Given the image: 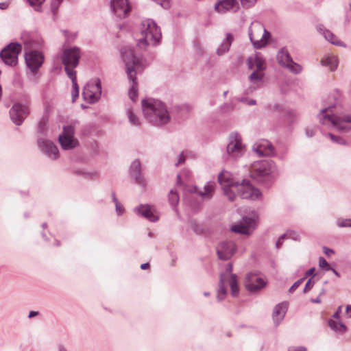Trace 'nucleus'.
<instances>
[{"instance_id":"f257e3e1","label":"nucleus","mask_w":351,"mask_h":351,"mask_svg":"<svg viewBox=\"0 0 351 351\" xmlns=\"http://www.w3.org/2000/svg\"><path fill=\"white\" fill-rule=\"evenodd\" d=\"M121 55L125 62L128 80L131 83L128 95L132 101H135L138 95L136 75V73L143 68L142 60L136 57L132 49L128 47H124L121 49Z\"/></svg>"},{"instance_id":"f03ea898","label":"nucleus","mask_w":351,"mask_h":351,"mask_svg":"<svg viewBox=\"0 0 351 351\" xmlns=\"http://www.w3.org/2000/svg\"><path fill=\"white\" fill-rule=\"evenodd\" d=\"M322 125L332 127L340 132H348L351 130V114L336 115L332 107L322 109L318 115Z\"/></svg>"},{"instance_id":"7ed1b4c3","label":"nucleus","mask_w":351,"mask_h":351,"mask_svg":"<svg viewBox=\"0 0 351 351\" xmlns=\"http://www.w3.org/2000/svg\"><path fill=\"white\" fill-rule=\"evenodd\" d=\"M232 263H228L226 269V272L220 275L219 289L217 295L218 301H221L225 298L227 294L226 286L228 284L230 287L231 294L233 297H236L239 294V289L238 287L237 276L236 274H232Z\"/></svg>"},{"instance_id":"20e7f679","label":"nucleus","mask_w":351,"mask_h":351,"mask_svg":"<svg viewBox=\"0 0 351 351\" xmlns=\"http://www.w3.org/2000/svg\"><path fill=\"white\" fill-rule=\"evenodd\" d=\"M270 36V33L265 28L263 23L254 21L249 27V37L256 49L265 47Z\"/></svg>"},{"instance_id":"39448f33","label":"nucleus","mask_w":351,"mask_h":351,"mask_svg":"<svg viewBox=\"0 0 351 351\" xmlns=\"http://www.w3.org/2000/svg\"><path fill=\"white\" fill-rule=\"evenodd\" d=\"M138 47L146 50L154 42V21L147 19L142 21L139 32L136 34Z\"/></svg>"},{"instance_id":"423d86ee","label":"nucleus","mask_w":351,"mask_h":351,"mask_svg":"<svg viewBox=\"0 0 351 351\" xmlns=\"http://www.w3.org/2000/svg\"><path fill=\"white\" fill-rule=\"evenodd\" d=\"M80 57L81 50L79 47L64 46L61 60L67 75L70 71H75L74 69L77 66Z\"/></svg>"},{"instance_id":"0eeeda50","label":"nucleus","mask_w":351,"mask_h":351,"mask_svg":"<svg viewBox=\"0 0 351 351\" xmlns=\"http://www.w3.org/2000/svg\"><path fill=\"white\" fill-rule=\"evenodd\" d=\"M276 170V166L271 160H262L252 165L251 175L254 178L261 181L263 178L274 174Z\"/></svg>"},{"instance_id":"6e6552de","label":"nucleus","mask_w":351,"mask_h":351,"mask_svg":"<svg viewBox=\"0 0 351 351\" xmlns=\"http://www.w3.org/2000/svg\"><path fill=\"white\" fill-rule=\"evenodd\" d=\"M218 181L221 186L224 195L228 197L230 201H234L236 198L234 189L237 188L239 182H235L232 178V175L227 171H223L219 173Z\"/></svg>"},{"instance_id":"1a4fd4ad","label":"nucleus","mask_w":351,"mask_h":351,"mask_svg":"<svg viewBox=\"0 0 351 351\" xmlns=\"http://www.w3.org/2000/svg\"><path fill=\"white\" fill-rule=\"evenodd\" d=\"M245 152V147L242 143L241 136L237 132H232L228 138L226 148L227 155L229 158L237 159L241 157Z\"/></svg>"},{"instance_id":"9d476101","label":"nucleus","mask_w":351,"mask_h":351,"mask_svg":"<svg viewBox=\"0 0 351 351\" xmlns=\"http://www.w3.org/2000/svg\"><path fill=\"white\" fill-rule=\"evenodd\" d=\"M101 95V87L99 79L90 80L83 88L84 99L89 104L97 102Z\"/></svg>"},{"instance_id":"9b49d317","label":"nucleus","mask_w":351,"mask_h":351,"mask_svg":"<svg viewBox=\"0 0 351 351\" xmlns=\"http://www.w3.org/2000/svg\"><path fill=\"white\" fill-rule=\"evenodd\" d=\"M21 49L20 44L11 43L1 51L0 56L6 65L14 66L18 63V56Z\"/></svg>"},{"instance_id":"f8f14e48","label":"nucleus","mask_w":351,"mask_h":351,"mask_svg":"<svg viewBox=\"0 0 351 351\" xmlns=\"http://www.w3.org/2000/svg\"><path fill=\"white\" fill-rule=\"evenodd\" d=\"M29 99H26V104H22L20 102L15 103L10 110L11 120L17 125L22 124L25 119L29 114Z\"/></svg>"},{"instance_id":"ddd939ff","label":"nucleus","mask_w":351,"mask_h":351,"mask_svg":"<svg viewBox=\"0 0 351 351\" xmlns=\"http://www.w3.org/2000/svg\"><path fill=\"white\" fill-rule=\"evenodd\" d=\"M243 199L256 200L262 196L260 190L253 186L248 180H243L241 183H238L234 192Z\"/></svg>"},{"instance_id":"4468645a","label":"nucleus","mask_w":351,"mask_h":351,"mask_svg":"<svg viewBox=\"0 0 351 351\" xmlns=\"http://www.w3.org/2000/svg\"><path fill=\"white\" fill-rule=\"evenodd\" d=\"M257 219L256 213H252L243 217L237 224L233 225L231 230L237 233L250 234L256 227Z\"/></svg>"},{"instance_id":"2eb2a0df","label":"nucleus","mask_w":351,"mask_h":351,"mask_svg":"<svg viewBox=\"0 0 351 351\" xmlns=\"http://www.w3.org/2000/svg\"><path fill=\"white\" fill-rule=\"evenodd\" d=\"M277 60L280 65L288 69L291 73L298 74L301 73L302 66L293 62L288 51L282 48L277 54Z\"/></svg>"},{"instance_id":"dca6fc26","label":"nucleus","mask_w":351,"mask_h":351,"mask_svg":"<svg viewBox=\"0 0 351 351\" xmlns=\"http://www.w3.org/2000/svg\"><path fill=\"white\" fill-rule=\"evenodd\" d=\"M74 128L72 125H66L63 128V132L59 136V142L63 149H71L75 147L77 141L73 138Z\"/></svg>"},{"instance_id":"f3484780","label":"nucleus","mask_w":351,"mask_h":351,"mask_svg":"<svg viewBox=\"0 0 351 351\" xmlns=\"http://www.w3.org/2000/svg\"><path fill=\"white\" fill-rule=\"evenodd\" d=\"M171 120L169 112L165 104L155 99V126H162Z\"/></svg>"},{"instance_id":"a211bd4d","label":"nucleus","mask_w":351,"mask_h":351,"mask_svg":"<svg viewBox=\"0 0 351 351\" xmlns=\"http://www.w3.org/2000/svg\"><path fill=\"white\" fill-rule=\"evenodd\" d=\"M27 67L32 72H36L44 62V56L38 51H29L25 53Z\"/></svg>"},{"instance_id":"6ab92c4d","label":"nucleus","mask_w":351,"mask_h":351,"mask_svg":"<svg viewBox=\"0 0 351 351\" xmlns=\"http://www.w3.org/2000/svg\"><path fill=\"white\" fill-rule=\"evenodd\" d=\"M216 250L219 259L227 261L237 251V247L233 241H224L218 244Z\"/></svg>"},{"instance_id":"aec40b11","label":"nucleus","mask_w":351,"mask_h":351,"mask_svg":"<svg viewBox=\"0 0 351 351\" xmlns=\"http://www.w3.org/2000/svg\"><path fill=\"white\" fill-rule=\"evenodd\" d=\"M38 145L43 152L49 158L56 160L59 157V150L57 146L51 141L46 140L42 137L38 139Z\"/></svg>"},{"instance_id":"412c9836","label":"nucleus","mask_w":351,"mask_h":351,"mask_svg":"<svg viewBox=\"0 0 351 351\" xmlns=\"http://www.w3.org/2000/svg\"><path fill=\"white\" fill-rule=\"evenodd\" d=\"M265 284L262 277L254 273H249L245 280V287L250 292L260 290L265 287Z\"/></svg>"},{"instance_id":"4be33fe9","label":"nucleus","mask_w":351,"mask_h":351,"mask_svg":"<svg viewBox=\"0 0 351 351\" xmlns=\"http://www.w3.org/2000/svg\"><path fill=\"white\" fill-rule=\"evenodd\" d=\"M110 7L114 14L119 18H125L131 11L128 0H111Z\"/></svg>"},{"instance_id":"5701e85b","label":"nucleus","mask_w":351,"mask_h":351,"mask_svg":"<svg viewBox=\"0 0 351 351\" xmlns=\"http://www.w3.org/2000/svg\"><path fill=\"white\" fill-rule=\"evenodd\" d=\"M273 145L266 140H262L253 146V150L260 156H270L274 154Z\"/></svg>"},{"instance_id":"b1692460","label":"nucleus","mask_w":351,"mask_h":351,"mask_svg":"<svg viewBox=\"0 0 351 351\" xmlns=\"http://www.w3.org/2000/svg\"><path fill=\"white\" fill-rule=\"evenodd\" d=\"M247 63L248 68L253 71H264L266 69V63L263 58L259 53L250 56Z\"/></svg>"},{"instance_id":"393cba45","label":"nucleus","mask_w":351,"mask_h":351,"mask_svg":"<svg viewBox=\"0 0 351 351\" xmlns=\"http://www.w3.org/2000/svg\"><path fill=\"white\" fill-rule=\"evenodd\" d=\"M239 8V3L237 0H220L215 5V9L220 13L226 11L237 12Z\"/></svg>"},{"instance_id":"a878e982","label":"nucleus","mask_w":351,"mask_h":351,"mask_svg":"<svg viewBox=\"0 0 351 351\" xmlns=\"http://www.w3.org/2000/svg\"><path fill=\"white\" fill-rule=\"evenodd\" d=\"M141 108L143 117L150 123L153 121L154 99L152 98L143 99L141 101Z\"/></svg>"},{"instance_id":"bb28decb","label":"nucleus","mask_w":351,"mask_h":351,"mask_svg":"<svg viewBox=\"0 0 351 351\" xmlns=\"http://www.w3.org/2000/svg\"><path fill=\"white\" fill-rule=\"evenodd\" d=\"M215 189V182H208L204 186L203 191L199 190L196 186H192L190 189L191 193H197L200 197L204 199H210L213 195Z\"/></svg>"},{"instance_id":"cd10ccee","label":"nucleus","mask_w":351,"mask_h":351,"mask_svg":"<svg viewBox=\"0 0 351 351\" xmlns=\"http://www.w3.org/2000/svg\"><path fill=\"white\" fill-rule=\"evenodd\" d=\"M287 310V306L286 304L280 303L277 305L274 308L272 317L274 322V324L278 326L281 321L284 319L285 315L286 314Z\"/></svg>"},{"instance_id":"c85d7f7f","label":"nucleus","mask_w":351,"mask_h":351,"mask_svg":"<svg viewBox=\"0 0 351 351\" xmlns=\"http://www.w3.org/2000/svg\"><path fill=\"white\" fill-rule=\"evenodd\" d=\"M264 77V71H253L249 76V81L251 83L250 92L254 91L260 86Z\"/></svg>"},{"instance_id":"c756f323","label":"nucleus","mask_w":351,"mask_h":351,"mask_svg":"<svg viewBox=\"0 0 351 351\" xmlns=\"http://www.w3.org/2000/svg\"><path fill=\"white\" fill-rule=\"evenodd\" d=\"M317 29L319 33L324 35L326 40L330 42L332 44L338 46H346L331 32L325 29V27L322 25H317Z\"/></svg>"},{"instance_id":"7c9ffc66","label":"nucleus","mask_w":351,"mask_h":351,"mask_svg":"<svg viewBox=\"0 0 351 351\" xmlns=\"http://www.w3.org/2000/svg\"><path fill=\"white\" fill-rule=\"evenodd\" d=\"M135 213L147 219L150 221H154V213L152 206L149 204H141L138 207L134 208Z\"/></svg>"},{"instance_id":"2f4dec72","label":"nucleus","mask_w":351,"mask_h":351,"mask_svg":"<svg viewBox=\"0 0 351 351\" xmlns=\"http://www.w3.org/2000/svg\"><path fill=\"white\" fill-rule=\"evenodd\" d=\"M130 175L138 183L143 184L144 183L143 178L141 172L140 161L136 160L133 161L130 166Z\"/></svg>"},{"instance_id":"473e14b6","label":"nucleus","mask_w":351,"mask_h":351,"mask_svg":"<svg viewBox=\"0 0 351 351\" xmlns=\"http://www.w3.org/2000/svg\"><path fill=\"white\" fill-rule=\"evenodd\" d=\"M233 40L232 36L228 33L226 34V39L222 42L219 47L217 49V53L219 56H221L227 52Z\"/></svg>"},{"instance_id":"72a5a7b5","label":"nucleus","mask_w":351,"mask_h":351,"mask_svg":"<svg viewBox=\"0 0 351 351\" xmlns=\"http://www.w3.org/2000/svg\"><path fill=\"white\" fill-rule=\"evenodd\" d=\"M328 324L330 328L338 334H343L347 330L345 324L338 320L330 319L328 321Z\"/></svg>"},{"instance_id":"f704fd0d","label":"nucleus","mask_w":351,"mask_h":351,"mask_svg":"<svg viewBox=\"0 0 351 351\" xmlns=\"http://www.w3.org/2000/svg\"><path fill=\"white\" fill-rule=\"evenodd\" d=\"M67 75L72 81V99L73 102H74L79 95V87L77 84L76 71H70V73H69V75Z\"/></svg>"},{"instance_id":"c9c22d12","label":"nucleus","mask_w":351,"mask_h":351,"mask_svg":"<svg viewBox=\"0 0 351 351\" xmlns=\"http://www.w3.org/2000/svg\"><path fill=\"white\" fill-rule=\"evenodd\" d=\"M322 64L328 66L330 71H335L337 68V60L335 56H327L321 61Z\"/></svg>"},{"instance_id":"e433bc0d","label":"nucleus","mask_w":351,"mask_h":351,"mask_svg":"<svg viewBox=\"0 0 351 351\" xmlns=\"http://www.w3.org/2000/svg\"><path fill=\"white\" fill-rule=\"evenodd\" d=\"M126 114L128 115L130 123L134 126L140 125V121L138 117L134 113L131 108L127 109Z\"/></svg>"},{"instance_id":"4c0bfd02","label":"nucleus","mask_w":351,"mask_h":351,"mask_svg":"<svg viewBox=\"0 0 351 351\" xmlns=\"http://www.w3.org/2000/svg\"><path fill=\"white\" fill-rule=\"evenodd\" d=\"M169 202L172 206H176L179 202V196L176 191L171 190L169 193Z\"/></svg>"},{"instance_id":"58836bf2","label":"nucleus","mask_w":351,"mask_h":351,"mask_svg":"<svg viewBox=\"0 0 351 351\" xmlns=\"http://www.w3.org/2000/svg\"><path fill=\"white\" fill-rule=\"evenodd\" d=\"M47 129V119L43 118L38 123L37 132L40 135H44Z\"/></svg>"},{"instance_id":"ea45409f","label":"nucleus","mask_w":351,"mask_h":351,"mask_svg":"<svg viewBox=\"0 0 351 351\" xmlns=\"http://www.w3.org/2000/svg\"><path fill=\"white\" fill-rule=\"evenodd\" d=\"M29 5L37 12H41V5L45 0H27Z\"/></svg>"},{"instance_id":"a19ab883","label":"nucleus","mask_w":351,"mask_h":351,"mask_svg":"<svg viewBox=\"0 0 351 351\" xmlns=\"http://www.w3.org/2000/svg\"><path fill=\"white\" fill-rule=\"evenodd\" d=\"M282 237H286V239H291L294 241H298L300 239L299 234L293 230L287 231L285 234H282Z\"/></svg>"},{"instance_id":"79ce46f5","label":"nucleus","mask_w":351,"mask_h":351,"mask_svg":"<svg viewBox=\"0 0 351 351\" xmlns=\"http://www.w3.org/2000/svg\"><path fill=\"white\" fill-rule=\"evenodd\" d=\"M62 32L66 38L65 43H70L71 42L73 41L77 36V34L75 33L69 34L67 30H63ZM65 45L66 44H64V45Z\"/></svg>"},{"instance_id":"37998d69","label":"nucleus","mask_w":351,"mask_h":351,"mask_svg":"<svg viewBox=\"0 0 351 351\" xmlns=\"http://www.w3.org/2000/svg\"><path fill=\"white\" fill-rule=\"evenodd\" d=\"M337 224L339 227H351V219H339Z\"/></svg>"},{"instance_id":"c03bdc74","label":"nucleus","mask_w":351,"mask_h":351,"mask_svg":"<svg viewBox=\"0 0 351 351\" xmlns=\"http://www.w3.org/2000/svg\"><path fill=\"white\" fill-rule=\"evenodd\" d=\"M319 266L320 268H322L326 271H329L331 269L330 266L324 257H320L319 258Z\"/></svg>"},{"instance_id":"a18cd8bd","label":"nucleus","mask_w":351,"mask_h":351,"mask_svg":"<svg viewBox=\"0 0 351 351\" xmlns=\"http://www.w3.org/2000/svg\"><path fill=\"white\" fill-rule=\"evenodd\" d=\"M328 136L330 137V140L336 143L344 145L346 144L345 140H343L341 137L335 136L332 133H328Z\"/></svg>"},{"instance_id":"49530a36","label":"nucleus","mask_w":351,"mask_h":351,"mask_svg":"<svg viewBox=\"0 0 351 351\" xmlns=\"http://www.w3.org/2000/svg\"><path fill=\"white\" fill-rule=\"evenodd\" d=\"M63 0H51V10L53 15L56 14V11L60 5V3L62 2Z\"/></svg>"},{"instance_id":"de8ad7c7","label":"nucleus","mask_w":351,"mask_h":351,"mask_svg":"<svg viewBox=\"0 0 351 351\" xmlns=\"http://www.w3.org/2000/svg\"><path fill=\"white\" fill-rule=\"evenodd\" d=\"M305 277L301 278L300 279L298 280L296 282L293 283V285L289 288V292L292 293L294 292V291L298 289L300 285L303 282L304 280Z\"/></svg>"},{"instance_id":"09e8293b","label":"nucleus","mask_w":351,"mask_h":351,"mask_svg":"<svg viewBox=\"0 0 351 351\" xmlns=\"http://www.w3.org/2000/svg\"><path fill=\"white\" fill-rule=\"evenodd\" d=\"M162 38V34L160 28L155 23V45L160 43V40Z\"/></svg>"},{"instance_id":"8fccbe9b","label":"nucleus","mask_w":351,"mask_h":351,"mask_svg":"<svg viewBox=\"0 0 351 351\" xmlns=\"http://www.w3.org/2000/svg\"><path fill=\"white\" fill-rule=\"evenodd\" d=\"M155 2L164 9H168L170 7V0H155Z\"/></svg>"},{"instance_id":"3c124183","label":"nucleus","mask_w":351,"mask_h":351,"mask_svg":"<svg viewBox=\"0 0 351 351\" xmlns=\"http://www.w3.org/2000/svg\"><path fill=\"white\" fill-rule=\"evenodd\" d=\"M243 7L248 8L252 7L257 0H240Z\"/></svg>"},{"instance_id":"603ef678","label":"nucleus","mask_w":351,"mask_h":351,"mask_svg":"<svg viewBox=\"0 0 351 351\" xmlns=\"http://www.w3.org/2000/svg\"><path fill=\"white\" fill-rule=\"evenodd\" d=\"M114 204H115L116 212H117V215H122L124 212V208H123L122 204L119 202L114 203Z\"/></svg>"},{"instance_id":"864d4df0","label":"nucleus","mask_w":351,"mask_h":351,"mask_svg":"<svg viewBox=\"0 0 351 351\" xmlns=\"http://www.w3.org/2000/svg\"><path fill=\"white\" fill-rule=\"evenodd\" d=\"M185 159H186V156L184 154V153L183 152L180 153L178 157V160L175 164L176 166H178V165L184 163V162L185 161Z\"/></svg>"},{"instance_id":"5fc2aeb1","label":"nucleus","mask_w":351,"mask_h":351,"mask_svg":"<svg viewBox=\"0 0 351 351\" xmlns=\"http://www.w3.org/2000/svg\"><path fill=\"white\" fill-rule=\"evenodd\" d=\"M313 283L314 282H312V278H310L307 282L306 283V285L304 288V291L303 292L304 293H306L308 292L310 289H312L313 286Z\"/></svg>"},{"instance_id":"6e6d98bb","label":"nucleus","mask_w":351,"mask_h":351,"mask_svg":"<svg viewBox=\"0 0 351 351\" xmlns=\"http://www.w3.org/2000/svg\"><path fill=\"white\" fill-rule=\"evenodd\" d=\"M179 109L186 113H189L191 111L192 107L189 104H183L179 106Z\"/></svg>"},{"instance_id":"4d7b16f0","label":"nucleus","mask_w":351,"mask_h":351,"mask_svg":"<svg viewBox=\"0 0 351 351\" xmlns=\"http://www.w3.org/2000/svg\"><path fill=\"white\" fill-rule=\"evenodd\" d=\"M285 239H286V237H282V234L278 238L276 243V246L278 249L281 247Z\"/></svg>"},{"instance_id":"13d9d810","label":"nucleus","mask_w":351,"mask_h":351,"mask_svg":"<svg viewBox=\"0 0 351 351\" xmlns=\"http://www.w3.org/2000/svg\"><path fill=\"white\" fill-rule=\"evenodd\" d=\"M315 269L314 267H312L311 269H309L307 271H306L305 273V275L304 277H305V278L309 276H314L315 274Z\"/></svg>"},{"instance_id":"bf43d9fd","label":"nucleus","mask_w":351,"mask_h":351,"mask_svg":"<svg viewBox=\"0 0 351 351\" xmlns=\"http://www.w3.org/2000/svg\"><path fill=\"white\" fill-rule=\"evenodd\" d=\"M288 351H306V349L304 347H291L289 348Z\"/></svg>"},{"instance_id":"052dcab7","label":"nucleus","mask_w":351,"mask_h":351,"mask_svg":"<svg viewBox=\"0 0 351 351\" xmlns=\"http://www.w3.org/2000/svg\"><path fill=\"white\" fill-rule=\"evenodd\" d=\"M341 312V306H339L337 311L333 315V318L335 319V320H337L339 319V315Z\"/></svg>"},{"instance_id":"680f3d73","label":"nucleus","mask_w":351,"mask_h":351,"mask_svg":"<svg viewBox=\"0 0 351 351\" xmlns=\"http://www.w3.org/2000/svg\"><path fill=\"white\" fill-rule=\"evenodd\" d=\"M324 252L327 256H330L331 254L334 253L332 250L327 248L326 247H324Z\"/></svg>"},{"instance_id":"e2e57ef3","label":"nucleus","mask_w":351,"mask_h":351,"mask_svg":"<svg viewBox=\"0 0 351 351\" xmlns=\"http://www.w3.org/2000/svg\"><path fill=\"white\" fill-rule=\"evenodd\" d=\"M306 134L308 137H312L314 135V132L311 129H306Z\"/></svg>"},{"instance_id":"0e129e2a","label":"nucleus","mask_w":351,"mask_h":351,"mask_svg":"<svg viewBox=\"0 0 351 351\" xmlns=\"http://www.w3.org/2000/svg\"><path fill=\"white\" fill-rule=\"evenodd\" d=\"M346 314L349 317H351V305H348L346 306Z\"/></svg>"},{"instance_id":"69168bd1","label":"nucleus","mask_w":351,"mask_h":351,"mask_svg":"<svg viewBox=\"0 0 351 351\" xmlns=\"http://www.w3.org/2000/svg\"><path fill=\"white\" fill-rule=\"evenodd\" d=\"M38 314V311H30L28 315L29 318L34 317V316H36Z\"/></svg>"},{"instance_id":"338daca9","label":"nucleus","mask_w":351,"mask_h":351,"mask_svg":"<svg viewBox=\"0 0 351 351\" xmlns=\"http://www.w3.org/2000/svg\"><path fill=\"white\" fill-rule=\"evenodd\" d=\"M311 302H313V303H317V304H319V303H321V302H322V300H321V299H320V297H319V296H318V297H317V298H315V299H311Z\"/></svg>"},{"instance_id":"774afa93","label":"nucleus","mask_w":351,"mask_h":351,"mask_svg":"<svg viewBox=\"0 0 351 351\" xmlns=\"http://www.w3.org/2000/svg\"><path fill=\"white\" fill-rule=\"evenodd\" d=\"M58 348V351H68L63 345H59Z\"/></svg>"}]
</instances>
